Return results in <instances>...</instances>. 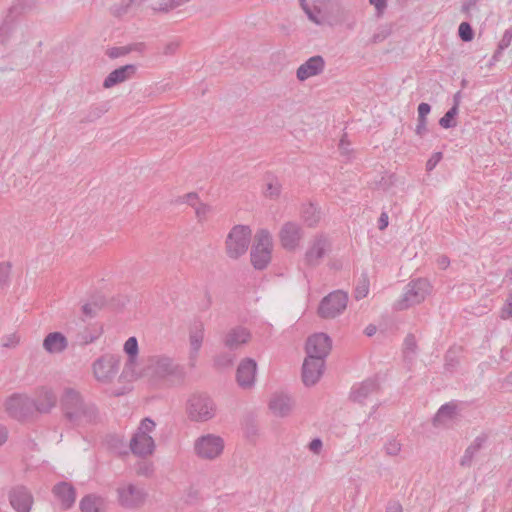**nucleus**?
I'll return each mask as SVG.
<instances>
[{
	"mask_svg": "<svg viewBox=\"0 0 512 512\" xmlns=\"http://www.w3.org/2000/svg\"><path fill=\"white\" fill-rule=\"evenodd\" d=\"M148 493L143 485L122 482L116 488L118 505L125 510H139L147 501Z\"/></svg>",
	"mask_w": 512,
	"mask_h": 512,
	"instance_id": "7ed1b4c3",
	"label": "nucleus"
},
{
	"mask_svg": "<svg viewBox=\"0 0 512 512\" xmlns=\"http://www.w3.org/2000/svg\"><path fill=\"white\" fill-rule=\"evenodd\" d=\"M332 348V340L325 333H316L310 336L306 342L307 357L319 360L325 363V358L328 356Z\"/></svg>",
	"mask_w": 512,
	"mask_h": 512,
	"instance_id": "f8f14e48",
	"label": "nucleus"
},
{
	"mask_svg": "<svg viewBox=\"0 0 512 512\" xmlns=\"http://www.w3.org/2000/svg\"><path fill=\"white\" fill-rule=\"evenodd\" d=\"M52 493L64 510L70 509L75 503L76 491L72 484L68 482L62 481L57 483L53 487Z\"/></svg>",
	"mask_w": 512,
	"mask_h": 512,
	"instance_id": "412c9836",
	"label": "nucleus"
},
{
	"mask_svg": "<svg viewBox=\"0 0 512 512\" xmlns=\"http://www.w3.org/2000/svg\"><path fill=\"white\" fill-rule=\"evenodd\" d=\"M156 424L151 418H144L135 433L143 434L145 436H150V433H152L155 430Z\"/></svg>",
	"mask_w": 512,
	"mask_h": 512,
	"instance_id": "c03bdc74",
	"label": "nucleus"
},
{
	"mask_svg": "<svg viewBox=\"0 0 512 512\" xmlns=\"http://www.w3.org/2000/svg\"><path fill=\"white\" fill-rule=\"evenodd\" d=\"M43 348L47 353L60 354L68 348V340L61 332H51L45 336Z\"/></svg>",
	"mask_w": 512,
	"mask_h": 512,
	"instance_id": "a878e982",
	"label": "nucleus"
},
{
	"mask_svg": "<svg viewBox=\"0 0 512 512\" xmlns=\"http://www.w3.org/2000/svg\"><path fill=\"white\" fill-rule=\"evenodd\" d=\"M401 443L396 439H390L384 446L385 452L389 456H397L401 451Z\"/></svg>",
	"mask_w": 512,
	"mask_h": 512,
	"instance_id": "de8ad7c7",
	"label": "nucleus"
},
{
	"mask_svg": "<svg viewBox=\"0 0 512 512\" xmlns=\"http://www.w3.org/2000/svg\"><path fill=\"white\" fill-rule=\"evenodd\" d=\"M272 237L267 230H260L255 235L251 249V263L255 269H264L271 260Z\"/></svg>",
	"mask_w": 512,
	"mask_h": 512,
	"instance_id": "0eeeda50",
	"label": "nucleus"
},
{
	"mask_svg": "<svg viewBox=\"0 0 512 512\" xmlns=\"http://www.w3.org/2000/svg\"><path fill=\"white\" fill-rule=\"evenodd\" d=\"M279 238L284 249L293 251L299 246L302 239V229L295 222H286L280 229Z\"/></svg>",
	"mask_w": 512,
	"mask_h": 512,
	"instance_id": "2eb2a0df",
	"label": "nucleus"
},
{
	"mask_svg": "<svg viewBox=\"0 0 512 512\" xmlns=\"http://www.w3.org/2000/svg\"><path fill=\"white\" fill-rule=\"evenodd\" d=\"M281 193V185L275 181L270 182L266 186L265 195L270 198H276Z\"/></svg>",
	"mask_w": 512,
	"mask_h": 512,
	"instance_id": "3c124183",
	"label": "nucleus"
},
{
	"mask_svg": "<svg viewBox=\"0 0 512 512\" xmlns=\"http://www.w3.org/2000/svg\"><path fill=\"white\" fill-rule=\"evenodd\" d=\"M130 449L137 456H150L155 450L154 439L151 436L135 433L130 440Z\"/></svg>",
	"mask_w": 512,
	"mask_h": 512,
	"instance_id": "5701e85b",
	"label": "nucleus"
},
{
	"mask_svg": "<svg viewBox=\"0 0 512 512\" xmlns=\"http://www.w3.org/2000/svg\"><path fill=\"white\" fill-rule=\"evenodd\" d=\"M194 449L200 458L212 460L223 452L224 441L220 436L207 434L195 441Z\"/></svg>",
	"mask_w": 512,
	"mask_h": 512,
	"instance_id": "9b49d317",
	"label": "nucleus"
},
{
	"mask_svg": "<svg viewBox=\"0 0 512 512\" xmlns=\"http://www.w3.org/2000/svg\"><path fill=\"white\" fill-rule=\"evenodd\" d=\"M323 443L320 438H315L309 443V450L314 454H319L321 452Z\"/></svg>",
	"mask_w": 512,
	"mask_h": 512,
	"instance_id": "680f3d73",
	"label": "nucleus"
},
{
	"mask_svg": "<svg viewBox=\"0 0 512 512\" xmlns=\"http://www.w3.org/2000/svg\"><path fill=\"white\" fill-rule=\"evenodd\" d=\"M132 51H133V47H128V46L112 47V48L107 50L106 54L111 59H115V58H118V57H121V56H125V55L129 54Z\"/></svg>",
	"mask_w": 512,
	"mask_h": 512,
	"instance_id": "49530a36",
	"label": "nucleus"
},
{
	"mask_svg": "<svg viewBox=\"0 0 512 512\" xmlns=\"http://www.w3.org/2000/svg\"><path fill=\"white\" fill-rule=\"evenodd\" d=\"M369 292V278L367 272L361 273L355 287V298L360 300L365 298Z\"/></svg>",
	"mask_w": 512,
	"mask_h": 512,
	"instance_id": "f704fd0d",
	"label": "nucleus"
},
{
	"mask_svg": "<svg viewBox=\"0 0 512 512\" xmlns=\"http://www.w3.org/2000/svg\"><path fill=\"white\" fill-rule=\"evenodd\" d=\"M461 350V348L453 347L450 348L445 355V370L452 372L456 366L459 363L458 360V352Z\"/></svg>",
	"mask_w": 512,
	"mask_h": 512,
	"instance_id": "4c0bfd02",
	"label": "nucleus"
},
{
	"mask_svg": "<svg viewBox=\"0 0 512 512\" xmlns=\"http://www.w3.org/2000/svg\"><path fill=\"white\" fill-rule=\"evenodd\" d=\"M105 500L101 496L89 494L80 501L81 512H104Z\"/></svg>",
	"mask_w": 512,
	"mask_h": 512,
	"instance_id": "cd10ccee",
	"label": "nucleus"
},
{
	"mask_svg": "<svg viewBox=\"0 0 512 512\" xmlns=\"http://www.w3.org/2000/svg\"><path fill=\"white\" fill-rule=\"evenodd\" d=\"M59 401L63 418L71 427L85 428L100 422L96 405L86 400L78 390L65 387Z\"/></svg>",
	"mask_w": 512,
	"mask_h": 512,
	"instance_id": "f257e3e1",
	"label": "nucleus"
},
{
	"mask_svg": "<svg viewBox=\"0 0 512 512\" xmlns=\"http://www.w3.org/2000/svg\"><path fill=\"white\" fill-rule=\"evenodd\" d=\"M458 34L462 41L470 42L474 38V31L468 22H462L458 28Z\"/></svg>",
	"mask_w": 512,
	"mask_h": 512,
	"instance_id": "37998d69",
	"label": "nucleus"
},
{
	"mask_svg": "<svg viewBox=\"0 0 512 512\" xmlns=\"http://www.w3.org/2000/svg\"><path fill=\"white\" fill-rule=\"evenodd\" d=\"M325 60L320 55L310 57L307 61L301 64L296 72V76L299 81H305L306 79L317 76L324 71Z\"/></svg>",
	"mask_w": 512,
	"mask_h": 512,
	"instance_id": "6ab92c4d",
	"label": "nucleus"
},
{
	"mask_svg": "<svg viewBox=\"0 0 512 512\" xmlns=\"http://www.w3.org/2000/svg\"><path fill=\"white\" fill-rule=\"evenodd\" d=\"M511 41H512V31L511 30H506L499 42V45H498V49L497 51L495 52L493 58L496 59L498 57V55L501 54V52L506 49L507 47L510 46L511 44Z\"/></svg>",
	"mask_w": 512,
	"mask_h": 512,
	"instance_id": "a18cd8bd",
	"label": "nucleus"
},
{
	"mask_svg": "<svg viewBox=\"0 0 512 512\" xmlns=\"http://www.w3.org/2000/svg\"><path fill=\"white\" fill-rule=\"evenodd\" d=\"M11 264L9 262L0 263V291L5 289L10 282Z\"/></svg>",
	"mask_w": 512,
	"mask_h": 512,
	"instance_id": "ea45409f",
	"label": "nucleus"
},
{
	"mask_svg": "<svg viewBox=\"0 0 512 512\" xmlns=\"http://www.w3.org/2000/svg\"><path fill=\"white\" fill-rule=\"evenodd\" d=\"M257 363L252 358L243 359L236 371V380L243 389L251 388L255 383Z\"/></svg>",
	"mask_w": 512,
	"mask_h": 512,
	"instance_id": "dca6fc26",
	"label": "nucleus"
},
{
	"mask_svg": "<svg viewBox=\"0 0 512 512\" xmlns=\"http://www.w3.org/2000/svg\"><path fill=\"white\" fill-rule=\"evenodd\" d=\"M19 336L15 333L5 336L2 340V346L6 348L15 347L19 343Z\"/></svg>",
	"mask_w": 512,
	"mask_h": 512,
	"instance_id": "4d7b16f0",
	"label": "nucleus"
},
{
	"mask_svg": "<svg viewBox=\"0 0 512 512\" xmlns=\"http://www.w3.org/2000/svg\"><path fill=\"white\" fill-rule=\"evenodd\" d=\"M124 352L128 355L127 365H134L138 355V341L136 337H130L124 344Z\"/></svg>",
	"mask_w": 512,
	"mask_h": 512,
	"instance_id": "2f4dec72",
	"label": "nucleus"
},
{
	"mask_svg": "<svg viewBox=\"0 0 512 512\" xmlns=\"http://www.w3.org/2000/svg\"><path fill=\"white\" fill-rule=\"evenodd\" d=\"M181 199H182L183 203H187L194 209L198 206V204L201 203L199 201L198 194L194 193V192H190V193L184 195Z\"/></svg>",
	"mask_w": 512,
	"mask_h": 512,
	"instance_id": "6e6d98bb",
	"label": "nucleus"
},
{
	"mask_svg": "<svg viewBox=\"0 0 512 512\" xmlns=\"http://www.w3.org/2000/svg\"><path fill=\"white\" fill-rule=\"evenodd\" d=\"M339 150L342 156H345L347 159H350L353 150L350 148V142L346 140L345 136L342 137L339 143Z\"/></svg>",
	"mask_w": 512,
	"mask_h": 512,
	"instance_id": "5fc2aeb1",
	"label": "nucleus"
},
{
	"mask_svg": "<svg viewBox=\"0 0 512 512\" xmlns=\"http://www.w3.org/2000/svg\"><path fill=\"white\" fill-rule=\"evenodd\" d=\"M14 21L10 14H8L2 22H0V45H5L13 30Z\"/></svg>",
	"mask_w": 512,
	"mask_h": 512,
	"instance_id": "72a5a7b5",
	"label": "nucleus"
},
{
	"mask_svg": "<svg viewBox=\"0 0 512 512\" xmlns=\"http://www.w3.org/2000/svg\"><path fill=\"white\" fill-rule=\"evenodd\" d=\"M5 412L17 421L30 419L35 411L34 401L26 394L14 393L4 402Z\"/></svg>",
	"mask_w": 512,
	"mask_h": 512,
	"instance_id": "423d86ee",
	"label": "nucleus"
},
{
	"mask_svg": "<svg viewBox=\"0 0 512 512\" xmlns=\"http://www.w3.org/2000/svg\"><path fill=\"white\" fill-rule=\"evenodd\" d=\"M234 362V355L230 353H223L216 357L215 363L219 367H229Z\"/></svg>",
	"mask_w": 512,
	"mask_h": 512,
	"instance_id": "09e8293b",
	"label": "nucleus"
},
{
	"mask_svg": "<svg viewBox=\"0 0 512 512\" xmlns=\"http://www.w3.org/2000/svg\"><path fill=\"white\" fill-rule=\"evenodd\" d=\"M33 401L36 412L47 414L56 406L57 396L52 389L41 387L38 389L37 397Z\"/></svg>",
	"mask_w": 512,
	"mask_h": 512,
	"instance_id": "4be33fe9",
	"label": "nucleus"
},
{
	"mask_svg": "<svg viewBox=\"0 0 512 512\" xmlns=\"http://www.w3.org/2000/svg\"><path fill=\"white\" fill-rule=\"evenodd\" d=\"M187 414L191 421H209L216 414V404L206 394H193L187 402Z\"/></svg>",
	"mask_w": 512,
	"mask_h": 512,
	"instance_id": "20e7f679",
	"label": "nucleus"
},
{
	"mask_svg": "<svg viewBox=\"0 0 512 512\" xmlns=\"http://www.w3.org/2000/svg\"><path fill=\"white\" fill-rule=\"evenodd\" d=\"M120 356L104 354L93 363L95 378L102 383H110L118 374Z\"/></svg>",
	"mask_w": 512,
	"mask_h": 512,
	"instance_id": "9d476101",
	"label": "nucleus"
},
{
	"mask_svg": "<svg viewBox=\"0 0 512 512\" xmlns=\"http://www.w3.org/2000/svg\"><path fill=\"white\" fill-rule=\"evenodd\" d=\"M136 70L137 67L134 64H127L113 70L105 78L103 87L108 89L132 78L135 75Z\"/></svg>",
	"mask_w": 512,
	"mask_h": 512,
	"instance_id": "393cba45",
	"label": "nucleus"
},
{
	"mask_svg": "<svg viewBox=\"0 0 512 512\" xmlns=\"http://www.w3.org/2000/svg\"><path fill=\"white\" fill-rule=\"evenodd\" d=\"M108 111L106 105H94L90 107L88 114L82 122H93L102 117Z\"/></svg>",
	"mask_w": 512,
	"mask_h": 512,
	"instance_id": "58836bf2",
	"label": "nucleus"
},
{
	"mask_svg": "<svg viewBox=\"0 0 512 512\" xmlns=\"http://www.w3.org/2000/svg\"><path fill=\"white\" fill-rule=\"evenodd\" d=\"M212 208L211 206L200 203L195 208V214L199 222H202L207 219V215L211 212Z\"/></svg>",
	"mask_w": 512,
	"mask_h": 512,
	"instance_id": "8fccbe9b",
	"label": "nucleus"
},
{
	"mask_svg": "<svg viewBox=\"0 0 512 512\" xmlns=\"http://www.w3.org/2000/svg\"><path fill=\"white\" fill-rule=\"evenodd\" d=\"M178 47H179V43L178 42H174V41L173 42H169V43H167L164 46L163 54L167 55V56L173 55L177 51Z\"/></svg>",
	"mask_w": 512,
	"mask_h": 512,
	"instance_id": "0e129e2a",
	"label": "nucleus"
},
{
	"mask_svg": "<svg viewBox=\"0 0 512 512\" xmlns=\"http://www.w3.org/2000/svg\"><path fill=\"white\" fill-rule=\"evenodd\" d=\"M294 406V399L290 395L284 393L273 395L269 402V408L272 413L281 418L289 416L292 413Z\"/></svg>",
	"mask_w": 512,
	"mask_h": 512,
	"instance_id": "aec40b11",
	"label": "nucleus"
},
{
	"mask_svg": "<svg viewBox=\"0 0 512 512\" xmlns=\"http://www.w3.org/2000/svg\"><path fill=\"white\" fill-rule=\"evenodd\" d=\"M147 376L153 381L166 380L171 385H178L184 381L186 372L173 358L157 354L147 360Z\"/></svg>",
	"mask_w": 512,
	"mask_h": 512,
	"instance_id": "f03ea898",
	"label": "nucleus"
},
{
	"mask_svg": "<svg viewBox=\"0 0 512 512\" xmlns=\"http://www.w3.org/2000/svg\"><path fill=\"white\" fill-rule=\"evenodd\" d=\"M415 133L420 137H423L427 133V119H418Z\"/></svg>",
	"mask_w": 512,
	"mask_h": 512,
	"instance_id": "052dcab7",
	"label": "nucleus"
},
{
	"mask_svg": "<svg viewBox=\"0 0 512 512\" xmlns=\"http://www.w3.org/2000/svg\"><path fill=\"white\" fill-rule=\"evenodd\" d=\"M204 338V326L202 323H198L194 326V328L190 331L189 342H190V365L192 367L195 366L198 352L202 346Z\"/></svg>",
	"mask_w": 512,
	"mask_h": 512,
	"instance_id": "bb28decb",
	"label": "nucleus"
},
{
	"mask_svg": "<svg viewBox=\"0 0 512 512\" xmlns=\"http://www.w3.org/2000/svg\"><path fill=\"white\" fill-rule=\"evenodd\" d=\"M456 406L453 404H444L436 413L433 422L437 426L443 423L446 419H451L455 414Z\"/></svg>",
	"mask_w": 512,
	"mask_h": 512,
	"instance_id": "473e14b6",
	"label": "nucleus"
},
{
	"mask_svg": "<svg viewBox=\"0 0 512 512\" xmlns=\"http://www.w3.org/2000/svg\"><path fill=\"white\" fill-rule=\"evenodd\" d=\"M429 282L426 279H416L409 282L406 290L394 307L396 310H405L413 305L420 304L429 293Z\"/></svg>",
	"mask_w": 512,
	"mask_h": 512,
	"instance_id": "6e6552de",
	"label": "nucleus"
},
{
	"mask_svg": "<svg viewBox=\"0 0 512 512\" xmlns=\"http://www.w3.org/2000/svg\"><path fill=\"white\" fill-rule=\"evenodd\" d=\"M369 3L375 7L378 15H381L387 7V0H369Z\"/></svg>",
	"mask_w": 512,
	"mask_h": 512,
	"instance_id": "e2e57ef3",
	"label": "nucleus"
},
{
	"mask_svg": "<svg viewBox=\"0 0 512 512\" xmlns=\"http://www.w3.org/2000/svg\"><path fill=\"white\" fill-rule=\"evenodd\" d=\"M417 351V342L413 334H408L404 340L403 354L404 358L412 360Z\"/></svg>",
	"mask_w": 512,
	"mask_h": 512,
	"instance_id": "e433bc0d",
	"label": "nucleus"
},
{
	"mask_svg": "<svg viewBox=\"0 0 512 512\" xmlns=\"http://www.w3.org/2000/svg\"><path fill=\"white\" fill-rule=\"evenodd\" d=\"M347 302V293L341 290L333 291L321 300L318 314L325 319L335 318L346 309Z\"/></svg>",
	"mask_w": 512,
	"mask_h": 512,
	"instance_id": "1a4fd4ad",
	"label": "nucleus"
},
{
	"mask_svg": "<svg viewBox=\"0 0 512 512\" xmlns=\"http://www.w3.org/2000/svg\"><path fill=\"white\" fill-rule=\"evenodd\" d=\"M485 440H486V438L484 436H478L466 448L464 455L462 456V458L460 460V465L462 467H470L471 466L474 456L480 451Z\"/></svg>",
	"mask_w": 512,
	"mask_h": 512,
	"instance_id": "c85d7f7f",
	"label": "nucleus"
},
{
	"mask_svg": "<svg viewBox=\"0 0 512 512\" xmlns=\"http://www.w3.org/2000/svg\"><path fill=\"white\" fill-rule=\"evenodd\" d=\"M388 36V33L386 31H381L378 33H375L371 38V43L376 44L384 41Z\"/></svg>",
	"mask_w": 512,
	"mask_h": 512,
	"instance_id": "338daca9",
	"label": "nucleus"
},
{
	"mask_svg": "<svg viewBox=\"0 0 512 512\" xmlns=\"http://www.w3.org/2000/svg\"><path fill=\"white\" fill-rule=\"evenodd\" d=\"M303 221L310 227L317 225L321 219L320 210L313 204H304L301 208Z\"/></svg>",
	"mask_w": 512,
	"mask_h": 512,
	"instance_id": "c756f323",
	"label": "nucleus"
},
{
	"mask_svg": "<svg viewBox=\"0 0 512 512\" xmlns=\"http://www.w3.org/2000/svg\"><path fill=\"white\" fill-rule=\"evenodd\" d=\"M379 389V385L374 379H366L360 384L354 385L350 392V399L359 404H363L364 401L372 394L376 393Z\"/></svg>",
	"mask_w": 512,
	"mask_h": 512,
	"instance_id": "b1692460",
	"label": "nucleus"
},
{
	"mask_svg": "<svg viewBox=\"0 0 512 512\" xmlns=\"http://www.w3.org/2000/svg\"><path fill=\"white\" fill-rule=\"evenodd\" d=\"M98 334L91 332L88 329L83 330L77 334V344L80 346L88 345L98 338Z\"/></svg>",
	"mask_w": 512,
	"mask_h": 512,
	"instance_id": "79ce46f5",
	"label": "nucleus"
},
{
	"mask_svg": "<svg viewBox=\"0 0 512 512\" xmlns=\"http://www.w3.org/2000/svg\"><path fill=\"white\" fill-rule=\"evenodd\" d=\"M300 5L302 9L304 10L305 14L307 15L308 19L312 21L313 23L320 25L322 22L318 17V14L320 13V10L317 7L311 8L307 3L306 0H299Z\"/></svg>",
	"mask_w": 512,
	"mask_h": 512,
	"instance_id": "a19ab883",
	"label": "nucleus"
},
{
	"mask_svg": "<svg viewBox=\"0 0 512 512\" xmlns=\"http://www.w3.org/2000/svg\"><path fill=\"white\" fill-rule=\"evenodd\" d=\"M458 112H459L458 108L451 107L444 114V116L440 118L439 125L445 129L456 127V125H457L456 116L458 115Z\"/></svg>",
	"mask_w": 512,
	"mask_h": 512,
	"instance_id": "c9c22d12",
	"label": "nucleus"
},
{
	"mask_svg": "<svg viewBox=\"0 0 512 512\" xmlns=\"http://www.w3.org/2000/svg\"><path fill=\"white\" fill-rule=\"evenodd\" d=\"M251 240V230L248 226H234L225 241L227 255L232 259H238L244 255Z\"/></svg>",
	"mask_w": 512,
	"mask_h": 512,
	"instance_id": "39448f33",
	"label": "nucleus"
},
{
	"mask_svg": "<svg viewBox=\"0 0 512 512\" xmlns=\"http://www.w3.org/2000/svg\"><path fill=\"white\" fill-rule=\"evenodd\" d=\"M325 363L306 357L302 366V380L305 386L315 385L321 378Z\"/></svg>",
	"mask_w": 512,
	"mask_h": 512,
	"instance_id": "f3484780",
	"label": "nucleus"
},
{
	"mask_svg": "<svg viewBox=\"0 0 512 512\" xmlns=\"http://www.w3.org/2000/svg\"><path fill=\"white\" fill-rule=\"evenodd\" d=\"M144 0H120L119 3L114 4L110 11L115 17H122L125 15L129 8L133 5H140Z\"/></svg>",
	"mask_w": 512,
	"mask_h": 512,
	"instance_id": "7c9ffc66",
	"label": "nucleus"
},
{
	"mask_svg": "<svg viewBox=\"0 0 512 512\" xmlns=\"http://www.w3.org/2000/svg\"><path fill=\"white\" fill-rule=\"evenodd\" d=\"M388 214L386 212H382L378 219V228L379 230H384L388 226Z\"/></svg>",
	"mask_w": 512,
	"mask_h": 512,
	"instance_id": "69168bd1",
	"label": "nucleus"
},
{
	"mask_svg": "<svg viewBox=\"0 0 512 512\" xmlns=\"http://www.w3.org/2000/svg\"><path fill=\"white\" fill-rule=\"evenodd\" d=\"M154 12L167 13L174 9L170 0H159L152 7Z\"/></svg>",
	"mask_w": 512,
	"mask_h": 512,
	"instance_id": "603ef678",
	"label": "nucleus"
},
{
	"mask_svg": "<svg viewBox=\"0 0 512 512\" xmlns=\"http://www.w3.org/2000/svg\"><path fill=\"white\" fill-rule=\"evenodd\" d=\"M386 512H403V509L398 502H393L387 506Z\"/></svg>",
	"mask_w": 512,
	"mask_h": 512,
	"instance_id": "774afa93",
	"label": "nucleus"
},
{
	"mask_svg": "<svg viewBox=\"0 0 512 512\" xmlns=\"http://www.w3.org/2000/svg\"><path fill=\"white\" fill-rule=\"evenodd\" d=\"M501 317L503 319L512 318V289L509 291L506 305L502 308Z\"/></svg>",
	"mask_w": 512,
	"mask_h": 512,
	"instance_id": "864d4df0",
	"label": "nucleus"
},
{
	"mask_svg": "<svg viewBox=\"0 0 512 512\" xmlns=\"http://www.w3.org/2000/svg\"><path fill=\"white\" fill-rule=\"evenodd\" d=\"M329 246L330 244L327 237L324 235L315 236L314 239L310 242V245L305 253V264L311 267L319 265Z\"/></svg>",
	"mask_w": 512,
	"mask_h": 512,
	"instance_id": "ddd939ff",
	"label": "nucleus"
},
{
	"mask_svg": "<svg viewBox=\"0 0 512 512\" xmlns=\"http://www.w3.org/2000/svg\"><path fill=\"white\" fill-rule=\"evenodd\" d=\"M10 505L17 512H30L34 499L27 487L18 485L13 487L8 494Z\"/></svg>",
	"mask_w": 512,
	"mask_h": 512,
	"instance_id": "4468645a",
	"label": "nucleus"
},
{
	"mask_svg": "<svg viewBox=\"0 0 512 512\" xmlns=\"http://www.w3.org/2000/svg\"><path fill=\"white\" fill-rule=\"evenodd\" d=\"M442 158V153L441 152H437V153H434L427 161L426 163V169L428 171H431L433 170L436 165L439 163V161L441 160Z\"/></svg>",
	"mask_w": 512,
	"mask_h": 512,
	"instance_id": "13d9d810",
	"label": "nucleus"
},
{
	"mask_svg": "<svg viewBox=\"0 0 512 512\" xmlns=\"http://www.w3.org/2000/svg\"><path fill=\"white\" fill-rule=\"evenodd\" d=\"M251 339L250 331L243 326H236L227 331L223 337V344L230 351L236 350L248 343Z\"/></svg>",
	"mask_w": 512,
	"mask_h": 512,
	"instance_id": "a211bd4d",
	"label": "nucleus"
},
{
	"mask_svg": "<svg viewBox=\"0 0 512 512\" xmlns=\"http://www.w3.org/2000/svg\"><path fill=\"white\" fill-rule=\"evenodd\" d=\"M431 111V106L428 103H420L418 106V119H427V115Z\"/></svg>",
	"mask_w": 512,
	"mask_h": 512,
	"instance_id": "bf43d9fd",
	"label": "nucleus"
}]
</instances>
